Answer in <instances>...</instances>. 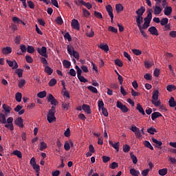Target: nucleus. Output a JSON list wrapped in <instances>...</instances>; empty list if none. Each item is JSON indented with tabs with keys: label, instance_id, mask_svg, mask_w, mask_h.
Masks as SVG:
<instances>
[{
	"label": "nucleus",
	"instance_id": "56",
	"mask_svg": "<svg viewBox=\"0 0 176 176\" xmlns=\"http://www.w3.org/2000/svg\"><path fill=\"white\" fill-rule=\"evenodd\" d=\"M132 53L135 54V56H140V54H142V52L141 50L135 49L132 50Z\"/></svg>",
	"mask_w": 176,
	"mask_h": 176
},
{
	"label": "nucleus",
	"instance_id": "5",
	"mask_svg": "<svg viewBox=\"0 0 176 176\" xmlns=\"http://www.w3.org/2000/svg\"><path fill=\"white\" fill-rule=\"evenodd\" d=\"M7 64H8L9 67H12V69H17L19 68V64H17V62L14 60V61L6 60Z\"/></svg>",
	"mask_w": 176,
	"mask_h": 176
},
{
	"label": "nucleus",
	"instance_id": "3",
	"mask_svg": "<svg viewBox=\"0 0 176 176\" xmlns=\"http://www.w3.org/2000/svg\"><path fill=\"white\" fill-rule=\"evenodd\" d=\"M37 52L38 54H40L41 56L43 57H45V58H47L48 56L47 54V49L46 47H42L41 48H37Z\"/></svg>",
	"mask_w": 176,
	"mask_h": 176
},
{
	"label": "nucleus",
	"instance_id": "47",
	"mask_svg": "<svg viewBox=\"0 0 176 176\" xmlns=\"http://www.w3.org/2000/svg\"><path fill=\"white\" fill-rule=\"evenodd\" d=\"M12 21L15 24H21V23H22L21 19H19V17H17V16L12 17Z\"/></svg>",
	"mask_w": 176,
	"mask_h": 176
},
{
	"label": "nucleus",
	"instance_id": "37",
	"mask_svg": "<svg viewBox=\"0 0 176 176\" xmlns=\"http://www.w3.org/2000/svg\"><path fill=\"white\" fill-rule=\"evenodd\" d=\"M57 84V80L56 78H52L49 82V86L50 87H53V86H56Z\"/></svg>",
	"mask_w": 176,
	"mask_h": 176
},
{
	"label": "nucleus",
	"instance_id": "40",
	"mask_svg": "<svg viewBox=\"0 0 176 176\" xmlns=\"http://www.w3.org/2000/svg\"><path fill=\"white\" fill-rule=\"evenodd\" d=\"M158 173L162 176L166 175L167 174V168L160 169Z\"/></svg>",
	"mask_w": 176,
	"mask_h": 176
},
{
	"label": "nucleus",
	"instance_id": "42",
	"mask_svg": "<svg viewBox=\"0 0 176 176\" xmlns=\"http://www.w3.org/2000/svg\"><path fill=\"white\" fill-rule=\"evenodd\" d=\"M0 120H1L3 124H6V117L5 116V114L0 113Z\"/></svg>",
	"mask_w": 176,
	"mask_h": 176
},
{
	"label": "nucleus",
	"instance_id": "11",
	"mask_svg": "<svg viewBox=\"0 0 176 176\" xmlns=\"http://www.w3.org/2000/svg\"><path fill=\"white\" fill-rule=\"evenodd\" d=\"M164 13L165 16H170L171 13H173V8L166 6L164 10Z\"/></svg>",
	"mask_w": 176,
	"mask_h": 176
},
{
	"label": "nucleus",
	"instance_id": "15",
	"mask_svg": "<svg viewBox=\"0 0 176 176\" xmlns=\"http://www.w3.org/2000/svg\"><path fill=\"white\" fill-rule=\"evenodd\" d=\"M82 109H83L88 115L91 113V110L90 109V106H89V104H82Z\"/></svg>",
	"mask_w": 176,
	"mask_h": 176
},
{
	"label": "nucleus",
	"instance_id": "2",
	"mask_svg": "<svg viewBox=\"0 0 176 176\" xmlns=\"http://www.w3.org/2000/svg\"><path fill=\"white\" fill-rule=\"evenodd\" d=\"M67 52L70 56H73L74 58H76V60H79V57H80L79 52L74 50L73 47H72V49H71V47H69V45H67Z\"/></svg>",
	"mask_w": 176,
	"mask_h": 176
},
{
	"label": "nucleus",
	"instance_id": "35",
	"mask_svg": "<svg viewBox=\"0 0 176 176\" xmlns=\"http://www.w3.org/2000/svg\"><path fill=\"white\" fill-rule=\"evenodd\" d=\"M123 6L122 4H117L116 6V10H117L118 13H120V12H123Z\"/></svg>",
	"mask_w": 176,
	"mask_h": 176
},
{
	"label": "nucleus",
	"instance_id": "18",
	"mask_svg": "<svg viewBox=\"0 0 176 176\" xmlns=\"http://www.w3.org/2000/svg\"><path fill=\"white\" fill-rule=\"evenodd\" d=\"M136 23L138 24V27H141V24L144 23V17L143 16H135Z\"/></svg>",
	"mask_w": 176,
	"mask_h": 176
},
{
	"label": "nucleus",
	"instance_id": "57",
	"mask_svg": "<svg viewBox=\"0 0 176 176\" xmlns=\"http://www.w3.org/2000/svg\"><path fill=\"white\" fill-rule=\"evenodd\" d=\"M123 151L125 153H127V152H130V146H129V144H124L123 146Z\"/></svg>",
	"mask_w": 176,
	"mask_h": 176
},
{
	"label": "nucleus",
	"instance_id": "63",
	"mask_svg": "<svg viewBox=\"0 0 176 176\" xmlns=\"http://www.w3.org/2000/svg\"><path fill=\"white\" fill-rule=\"evenodd\" d=\"M32 167L35 170L36 173H39V171H41V167L38 164H35Z\"/></svg>",
	"mask_w": 176,
	"mask_h": 176
},
{
	"label": "nucleus",
	"instance_id": "51",
	"mask_svg": "<svg viewBox=\"0 0 176 176\" xmlns=\"http://www.w3.org/2000/svg\"><path fill=\"white\" fill-rule=\"evenodd\" d=\"M56 23H58L59 25H62L64 23V21H63V18H61V16H57L56 19Z\"/></svg>",
	"mask_w": 176,
	"mask_h": 176
},
{
	"label": "nucleus",
	"instance_id": "39",
	"mask_svg": "<svg viewBox=\"0 0 176 176\" xmlns=\"http://www.w3.org/2000/svg\"><path fill=\"white\" fill-rule=\"evenodd\" d=\"M138 28H139L140 34H142V36H144V38H148V34H146L145 31H144V28H142V26H140V27H138Z\"/></svg>",
	"mask_w": 176,
	"mask_h": 176
},
{
	"label": "nucleus",
	"instance_id": "23",
	"mask_svg": "<svg viewBox=\"0 0 176 176\" xmlns=\"http://www.w3.org/2000/svg\"><path fill=\"white\" fill-rule=\"evenodd\" d=\"M7 123L10 124V131H13V130H14V127L13 126V118L12 117L8 118L7 119Z\"/></svg>",
	"mask_w": 176,
	"mask_h": 176
},
{
	"label": "nucleus",
	"instance_id": "20",
	"mask_svg": "<svg viewBox=\"0 0 176 176\" xmlns=\"http://www.w3.org/2000/svg\"><path fill=\"white\" fill-rule=\"evenodd\" d=\"M145 23H148L151 24V21H152V12H149L147 14V16L144 19Z\"/></svg>",
	"mask_w": 176,
	"mask_h": 176
},
{
	"label": "nucleus",
	"instance_id": "17",
	"mask_svg": "<svg viewBox=\"0 0 176 176\" xmlns=\"http://www.w3.org/2000/svg\"><path fill=\"white\" fill-rule=\"evenodd\" d=\"M169 107L171 108H174L176 107V101L175 99H174V97H170L169 101H168Z\"/></svg>",
	"mask_w": 176,
	"mask_h": 176
},
{
	"label": "nucleus",
	"instance_id": "29",
	"mask_svg": "<svg viewBox=\"0 0 176 176\" xmlns=\"http://www.w3.org/2000/svg\"><path fill=\"white\" fill-rule=\"evenodd\" d=\"M130 174L132 176H139L140 175V171L136 170L135 168L130 169Z\"/></svg>",
	"mask_w": 176,
	"mask_h": 176
},
{
	"label": "nucleus",
	"instance_id": "19",
	"mask_svg": "<svg viewBox=\"0 0 176 176\" xmlns=\"http://www.w3.org/2000/svg\"><path fill=\"white\" fill-rule=\"evenodd\" d=\"M162 10H163V8L155 4L154 8V14H160L162 13Z\"/></svg>",
	"mask_w": 176,
	"mask_h": 176
},
{
	"label": "nucleus",
	"instance_id": "13",
	"mask_svg": "<svg viewBox=\"0 0 176 176\" xmlns=\"http://www.w3.org/2000/svg\"><path fill=\"white\" fill-rule=\"evenodd\" d=\"M1 53L3 54H10L12 53V47H5L2 49Z\"/></svg>",
	"mask_w": 176,
	"mask_h": 176
},
{
	"label": "nucleus",
	"instance_id": "64",
	"mask_svg": "<svg viewBox=\"0 0 176 176\" xmlns=\"http://www.w3.org/2000/svg\"><path fill=\"white\" fill-rule=\"evenodd\" d=\"M109 31H110L111 32H114V34H118V29L113 28V26L109 27Z\"/></svg>",
	"mask_w": 176,
	"mask_h": 176
},
{
	"label": "nucleus",
	"instance_id": "53",
	"mask_svg": "<svg viewBox=\"0 0 176 176\" xmlns=\"http://www.w3.org/2000/svg\"><path fill=\"white\" fill-rule=\"evenodd\" d=\"M175 89H176V87L175 85H170L166 87V90H168V91H173V90H175Z\"/></svg>",
	"mask_w": 176,
	"mask_h": 176
},
{
	"label": "nucleus",
	"instance_id": "30",
	"mask_svg": "<svg viewBox=\"0 0 176 176\" xmlns=\"http://www.w3.org/2000/svg\"><path fill=\"white\" fill-rule=\"evenodd\" d=\"M44 71L46 72V74H47V75H52V74H53V69L49 66H45Z\"/></svg>",
	"mask_w": 176,
	"mask_h": 176
},
{
	"label": "nucleus",
	"instance_id": "61",
	"mask_svg": "<svg viewBox=\"0 0 176 176\" xmlns=\"http://www.w3.org/2000/svg\"><path fill=\"white\" fill-rule=\"evenodd\" d=\"M102 159L103 163H108V162H109V160H111V157H109L108 156H105V155H103L102 157Z\"/></svg>",
	"mask_w": 176,
	"mask_h": 176
},
{
	"label": "nucleus",
	"instance_id": "24",
	"mask_svg": "<svg viewBox=\"0 0 176 176\" xmlns=\"http://www.w3.org/2000/svg\"><path fill=\"white\" fill-rule=\"evenodd\" d=\"M160 116H162V113L160 112H154L151 114V119L152 120H155L157 119V118H160Z\"/></svg>",
	"mask_w": 176,
	"mask_h": 176
},
{
	"label": "nucleus",
	"instance_id": "28",
	"mask_svg": "<svg viewBox=\"0 0 176 176\" xmlns=\"http://www.w3.org/2000/svg\"><path fill=\"white\" fill-rule=\"evenodd\" d=\"M144 145L146 146V148H148V149H151V151H153V146H152V144H151V142L148 140H145L144 142Z\"/></svg>",
	"mask_w": 176,
	"mask_h": 176
},
{
	"label": "nucleus",
	"instance_id": "45",
	"mask_svg": "<svg viewBox=\"0 0 176 176\" xmlns=\"http://www.w3.org/2000/svg\"><path fill=\"white\" fill-rule=\"evenodd\" d=\"M25 60L29 64H32V63H34V59H32V57H31L30 55L25 56Z\"/></svg>",
	"mask_w": 176,
	"mask_h": 176
},
{
	"label": "nucleus",
	"instance_id": "41",
	"mask_svg": "<svg viewBox=\"0 0 176 176\" xmlns=\"http://www.w3.org/2000/svg\"><path fill=\"white\" fill-rule=\"evenodd\" d=\"M63 67H65V68H69V67H71V62H69V60H64L63 62Z\"/></svg>",
	"mask_w": 176,
	"mask_h": 176
},
{
	"label": "nucleus",
	"instance_id": "7",
	"mask_svg": "<svg viewBox=\"0 0 176 176\" xmlns=\"http://www.w3.org/2000/svg\"><path fill=\"white\" fill-rule=\"evenodd\" d=\"M71 25L74 30H77V31H79V30L80 29V27L79 25V21H78V20L76 19H73L72 21Z\"/></svg>",
	"mask_w": 176,
	"mask_h": 176
},
{
	"label": "nucleus",
	"instance_id": "10",
	"mask_svg": "<svg viewBox=\"0 0 176 176\" xmlns=\"http://www.w3.org/2000/svg\"><path fill=\"white\" fill-rule=\"evenodd\" d=\"M167 1H158L156 4L159 8H162V9H164L167 6Z\"/></svg>",
	"mask_w": 176,
	"mask_h": 176
},
{
	"label": "nucleus",
	"instance_id": "22",
	"mask_svg": "<svg viewBox=\"0 0 176 176\" xmlns=\"http://www.w3.org/2000/svg\"><path fill=\"white\" fill-rule=\"evenodd\" d=\"M62 34H63L64 38L66 41H68V42H71V41H72V38L71 37L69 32H66L64 34V32H62Z\"/></svg>",
	"mask_w": 176,
	"mask_h": 176
},
{
	"label": "nucleus",
	"instance_id": "52",
	"mask_svg": "<svg viewBox=\"0 0 176 176\" xmlns=\"http://www.w3.org/2000/svg\"><path fill=\"white\" fill-rule=\"evenodd\" d=\"M46 92L45 91H41L39 92L38 94H37V97H38V98H45V96H46Z\"/></svg>",
	"mask_w": 176,
	"mask_h": 176
},
{
	"label": "nucleus",
	"instance_id": "33",
	"mask_svg": "<svg viewBox=\"0 0 176 176\" xmlns=\"http://www.w3.org/2000/svg\"><path fill=\"white\" fill-rule=\"evenodd\" d=\"M104 102L102 101V99H100L98 101V107L99 108V111H100V109H103V108H105L104 107Z\"/></svg>",
	"mask_w": 176,
	"mask_h": 176
},
{
	"label": "nucleus",
	"instance_id": "27",
	"mask_svg": "<svg viewBox=\"0 0 176 176\" xmlns=\"http://www.w3.org/2000/svg\"><path fill=\"white\" fill-rule=\"evenodd\" d=\"M136 109H138L140 113H142V115H145V111H144V108H142V106H141L140 103L137 104Z\"/></svg>",
	"mask_w": 176,
	"mask_h": 176
},
{
	"label": "nucleus",
	"instance_id": "4",
	"mask_svg": "<svg viewBox=\"0 0 176 176\" xmlns=\"http://www.w3.org/2000/svg\"><path fill=\"white\" fill-rule=\"evenodd\" d=\"M47 100L48 102H50L51 105H54L55 107L56 105H58V102L57 101L56 98H54V96L52 95V94H49Z\"/></svg>",
	"mask_w": 176,
	"mask_h": 176
},
{
	"label": "nucleus",
	"instance_id": "46",
	"mask_svg": "<svg viewBox=\"0 0 176 176\" xmlns=\"http://www.w3.org/2000/svg\"><path fill=\"white\" fill-rule=\"evenodd\" d=\"M160 23L161 25L164 26L166 24H168V19L167 18H163Z\"/></svg>",
	"mask_w": 176,
	"mask_h": 176
},
{
	"label": "nucleus",
	"instance_id": "6",
	"mask_svg": "<svg viewBox=\"0 0 176 176\" xmlns=\"http://www.w3.org/2000/svg\"><path fill=\"white\" fill-rule=\"evenodd\" d=\"M47 120L50 123H53V122H56V116H54V113H48L47 116Z\"/></svg>",
	"mask_w": 176,
	"mask_h": 176
},
{
	"label": "nucleus",
	"instance_id": "62",
	"mask_svg": "<svg viewBox=\"0 0 176 176\" xmlns=\"http://www.w3.org/2000/svg\"><path fill=\"white\" fill-rule=\"evenodd\" d=\"M94 16H96L97 19H102V14L101 12H98L97 11L94 12Z\"/></svg>",
	"mask_w": 176,
	"mask_h": 176
},
{
	"label": "nucleus",
	"instance_id": "12",
	"mask_svg": "<svg viewBox=\"0 0 176 176\" xmlns=\"http://www.w3.org/2000/svg\"><path fill=\"white\" fill-rule=\"evenodd\" d=\"M14 123L15 124H16V126H19V127H21L22 129L23 127H24V124H23V118H18L17 119H16Z\"/></svg>",
	"mask_w": 176,
	"mask_h": 176
},
{
	"label": "nucleus",
	"instance_id": "32",
	"mask_svg": "<svg viewBox=\"0 0 176 176\" xmlns=\"http://www.w3.org/2000/svg\"><path fill=\"white\" fill-rule=\"evenodd\" d=\"M153 65H154L153 62H151V60L144 61V67L146 68H151Z\"/></svg>",
	"mask_w": 176,
	"mask_h": 176
},
{
	"label": "nucleus",
	"instance_id": "55",
	"mask_svg": "<svg viewBox=\"0 0 176 176\" xmlns=\"http://www.w3.org/2000/svg\"><path fill=\"white\" fill-rule=\"evenodd\" d=\"M131 159L133 164H137V163H138V159H137V157L135 155H131Z\"/></svg>",
	"mask_w": 176,
	"mask_h": 176
},
{
	"label": "nucleus",
	"instance_id": "9",
	"mask_svg": "<svg viewBox=\"0 0 176 176\" xmlns=\"http://www.w3.org/2000/svg\"><path fill=\"white\" fill-rule=\"evenodd\" d=\"M106 10L110 16V19H113V9L112 8L111 5H108L106 6Z\"/></svg>",
	"mask_w": 176,
	"mask_h": 176
},
{
	"label": "nucleus",
	"instance_id": "26",
	"mask_svg": "<svg viewBox=\"0 0 176 176\" xmlns=\"http://www.w3.org/2000/svg\"><path fill=\"white\" fill-rule=\"evenodd\" d=\"M98 47L104 52H108L109 50V47L107 44L104 45L101 43L100 45H98Z\"/></svg>",
	"mask_w": 176,
	"mask_h": 176
},
{
	"label": "nucleus",
	"instance_id": "38",
	"mask_svg": "<svg viewBox=\"0 0 176 176\" xmlns=\"http://www.w3.org/2000/svg\"><path fill=\"white\" fill-rule=\"evenodd\" d=\"M3 109H4L5 112H7L8 113H10V111H12V108L6 104H3Z\"/></svg>",
	"mask_w": 176,
	"mask_h": 176
},
{
	"label": "nucleus",
	"instance_id": "58",
	"mask_svg": "<svg viewBox=\"0 0 176 176\" xmlns=\"http://www.w3.org/2000/svg\"><path fill=\"white\" fill-rule=\"evenodd\" d=\"M64 148L65 151H69L71 149V146L69 145V143L68 141H66L64 144Z\"/></svg>",
	"mask_w": 176,
	"mask_h": 176
},
{
	"label": "nucleus",
	"instance_id": "1",
	"mask_svg": "<svg viewBox=\"0 0 176 176\" xmlns=\"http://www.w3.org/2000/svg\"><path fill=\"white\" fill-rule=\"evenodd\" d=\"M152 98V104L155 105V107H160L162 102L159 100V90H155L153 92Z\"/></svg>",
	"mask_w": 176,
	"mask_h": 176
},
{
	"label": "nucleus",
	"instance_id": "44",
	"mask_svg": "<svg viewBox=\"0 0 176 176\" xmlns=\"http://www.w3.org/2000/svg\"><path fill=\"white\" fill-rule=\"evenodd\" d=\"M47 148V144L45 142H41L40 144V151H45Z\"/></svg>",
	"mask_w": 176,
	"mask_h": 176
},
{
	"label": "nucleus",
	"instance_id": "36",
	"mask_svg": "<svg viewBox=\"0 0 176 176\" xmlns=\"http://www.w3.org/2000/svg\"><path fill=\"white\" fill-rule=\"evenodd\" d=\"M21 93L17 92L15 95V100L17 101V102H21Z\"/></svg>",
	"mask_w": 176,
	"mask_h": 176
},
{
	"label": "nucleus",
	"instance_id": "31",
	"mask_svg": "<svg viewBox=\"0 0 176 176\" xmlns=\"http://www.w3.org/2000/svg\"><path fill=\"white\" fill-rule=\"evenodd\" d=\"M147 133H148V134H151V135H153V134L157 133V131L154 127H151L147 129Z\"/></svg>",
	"mask_w": 176,
	"mask_h": 176
},
{
	"label": "nucleus",
	"instance_id": "54",
	"mask_svg": "<svg viewBox=\"0 0 176 176\" xmlns=\"http://www.w3.org/2000/svg\"><path fill=\"white\" fill-rule=\"evenodd\" d=\"M15 73L16 74V75H18L19 78H23V69H17L15 71Z\"/></svg>",
	"mask_w": 176,
	"mask_h": 176
},
{
	"label": "nucleus",
	"instance_id": "43",
	"mask_svg": "<svg viewBox=\"0 0 176 176\" xmlns=\"http://www.w3.org/2000/svg\"><path fill=\"white\" fill-rule=\"evenodd\" d=\"M61 104L62 108L65 111H68V109L69 108V103L62 102Z\"/></svg>",
	"mask_w": 176,
	"mask_h": 176
},
{
	"label": "nucleus",
	"instance_id": "59",
	"mask_svg": "<svg viewBox=\"0 0 176 176\" xmlns=\"http://www.w3.org/2000/svg\"><path fill=\"white\" fill-rule=\"evenodd\" d=\"M87 36H88V38H93V36H94V31L93 29H91L90 32L87 31Z\"/></svg>",
	"mask_w": 176,
	"mask_h": 176
},
{
	"label": "nucleus",
	"instance_id": "21",
	"mask_svg": "<svg viewBox=\"0 0 176 176\" xmlns=\"http://www.w3.org/2000/svg\"><path fill=\"white\" fill-rule=\"evenodd\" d=\"M109 144L111 145V146H113V148H114V149H116L117 152H119V142L113 144L111 140H109Z\"/></svg>",
	"mask_w": 176,
	"mask_h": 176
},
{
	"label": "nucleus",
	"instance_id": "14",
	"mask_svg": "<svg viewBox=\"0 0 176 176\" xmlns=\"http://www.w3.org/2000/svg\"><path fill=\"white\" fill-rule=\"evenodd\" d=\"M135 13L138 14L136 16H142L144 13H145V8L142 6L140 8L136 10Z\"/></svg>",
	"mask_w": 176,
	"mask_h": 176
},
{
	"label": "nucleus",
	"instance_id": "50",
	"mask_svg": "<svg viewBox=\"0 0 176 176\" xmlns=\"http://www.w3.org/2000/svg\"><path fill=\"white\" fill-rule=\"evenodd\" d=\"M117 167H119V164L117 162H112L109 165V168H111L112 170H115V168H117Z\"/></svg>",
	"mask_w": 176,
	"mask_h": 176
},
{
	"label": "nucleus",
	"instance_id": "8",
	"mask_svg": "<svg viewBox=\"0 0 176 176\" xmlns=\"http://www.w3.org/2000/svg\"><path fill=\"white\" fill-rule=\"evenodd\" d=\"M148 32L151 35H155V36H159V32L157 31V29L155 26H151L148 28Z\"/></svg>",
	"mask_w": 176,
	"mask_h": 176
},
{
	"label": "nucleus",
	"instance_id": "34",
	"mask_svg": "<svg viewBox=\"0 0 176 176\" xmlns=\"http://www.w3.org/2000/svg\"><path fill=\"white\" fill-rule=\"evenodd\" d=\"M88 90L91 91V93H94L95 94H97L98 93V91L97 90V88L89 85V87H87Z\"/></svg>",
	"mask_w": 176,
	"mask_h": 176
},
{
	"label": "nucleus",
	"instance_id": "16",
	"mask_svg": "<svg viewBox=\"0 0 176 176\" xmlns=\"http://www.w3.org/2000/svg\"><path fill=\"white\" fill-rule=\"evenodd\" d=\"M152 141L154 144H156V145H155V148H160L162 145H163V143L162 142V141H159L155 139V138H152Z\"/></svg>",
	"mask_w": 176,
	"mask_h": 176
},
{
	"label": "nucleus",
	"instance_id": "25",
	"mask_svg": "<svg viewBox=\"0 0 176 176\" xmlns=\"http://www.w3.org/2000/svg\"><path fill=\"white\" fill-rule=\"evenodd\" d=\"M12 155H14V156H17L19 159H21V157H23V154L21 153V151L19 150L14 151Z\"/></svg>",
	"mask_w": 176,
	"mask_h": 176
},
{
	"label": "nucleus",
	"instance_id": "60",
	"mask_svg": "<svg viewBox=\"0 0 176 176\" xmlns=\"http://www.w3.org/2000/svg\"><path fill=\"white\" fill-rule=\"evenodd\" d=\"M115 64L118 65V67H123V62L119 59L115 60Z\"/></svg>",
	"mask_w": 176,
	"mask_h": 176
},
{
	"label": "nucleus",
	"instance_id": "48",
	"mask_svg": "<svg viewBox=\"0 0 176 176\" xmlns=\"http://www.w3.org/2000/svg\"><path fill=\"white\" fill-rule=\"evenodd\" d=\"M27 52L28 53H30L31 54H32V53L35 52V49L31 45H28Z\"/></svg>",
	"mask_w": 176,
	"mask_h": 176
},
{
	"label": "nucleus",
	"instance_id": "49",
	"mask_svg": "<svg viewBox=\"0 0 176 176\" xmlns=\"http://www.w3.org/2000/svg\"><path fill=\"white\" fill-rule=\"evenodd\" d=\"M75 68L77 71V78L79 76H82V69H80V67H79V66L78 65H76Z\"/></svg>",
	"mask_w": 176,
	"mask_h": 176
}]
</instances>
